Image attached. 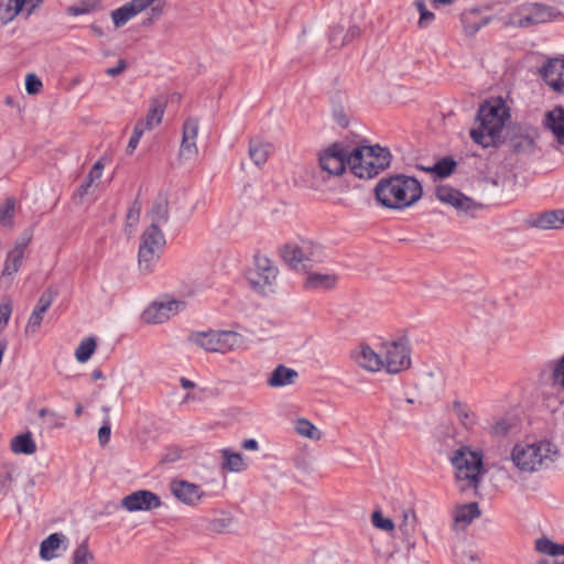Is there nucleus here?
<instances>
[{"mask_svg":"<svg viewBox=\"0 0 564 564\" xmlns=\"http://www.w3.org/2000/svg\"><path fill=\"white\" fill-rule=\"evenodd\" d=\"M377 202L389 209L402 210L415 205L423 196L417 178L405 174L382 177L375 187Z\"/></svg>","mask_w":564,"mask_h":564,"instance_id":"1","label":"nucleus"},{"mask_svg":"<svg viewBox=\"0 0 564 564\" xmlns=\"http://www.w3.org/2000/svg\"><path fill=\"white\" fill-rule=\"evenodd\" d=\"M509 119V108L501 98L486 100L477 111L478 127L470 130V138L482 148L497 147Z\"/></svg>","mask_w":564,"mask_h":564,"instance_id":"2","label":"nucleus"},{"mask_svg":"<svg viewBox=\"0 0 564 564\" xmlns=\"http://www.w3.org/2000/svg\"><path fill=\"white\" fill-rule=\"evenodd\" d=\"M391 163V153L379 145H362L348 152L347 164L354 175L359 178H372Z\"/></svg>","mask_w":564,"mask_h":564,"instance_id":"3","label":"nucleus"},{"mask_svg":"<svg viewBox=\"0 0 564 564\" xmlns=\"http://www.w3.org/2000/svg\"><path fill=\"white\" fill-rule=\"evenodd\" d=\"M557 454L556 446L551 442L518 444L513 447L510 459L521 473H534L554 463Z\"/></svg>","mask_w":564,"mask_h":564,"instance_id":"4","label":"nucleus"},{"mask_svg":"<svg viewBox=\"0 0 564 564\" xmlns=\"http://www.w3.org/2000/svg\"><path fill=\"white\" fill-rule=\"evenodd\" d=\"M562 17L561 11L554 7L538 2L523 3L506 17L505 25L528 29L561 19Z\"/></svg>","mask_w":564,"mask_h":564,"instance_id":"5","label":"nucleus"},{"mask_svg":"<svg viewBox=\"0 0 564 564\" xmlns=\"http://www.w3.org/2000/svg\"><path fill=\"white\" fill-rule=\"evenodd\" d=\"M164 246L165 237L161 228L155 225H150L140 238L138 267L142 274H149L153 271Z\"/></svg>","mask_w":564,"mask_h":564,"instance_id":"6","label":"nucleus"},{"mask_svg":"<svg viewBox=\"0 0 564 564\" xmlns=\"http://www.w3.org/2000/svg\"><path fill=\"white\" fill-rule=\"evenodd\" d=\"M188 340L207 352L227 354L243 344L242 335L229 330L198 332L189 335Z\"/></svg>","mask_w":564,"mask_h":564,"instance_id":"7","label":"nucleus"},{"mask_svg":"<svg viewBox=\"0 0 564 564\" xmlns=\"http://www.w3.org/2000/svg\"><path fill=\"white\" fill-rule=\"evenodd\" d=\"M451 463L456 469L457 481H467V488H477L480 484L482 456L467 446H460L451 456Z\"/></svg>","mask_w":564,"mask_h":564,"instance_id":"8","label":"nucleus"},{"mask_svg":"<svg viewBox=\"0 0 564 564\" xmlns=\"http://www.w3.org/2000/svg\"><path fill=\"white\" fill-rule=\"evenodd\" d=\"M254 265L247 272V280L253 291L269 295L275 292L279 269L263 254L254 256Z\"/></svg>","mask_w":564,"mask_h":564,"instance_id":"9","label":"nucleus"},{"mask_svg":"<svg viewBox=\"0 0 564 564\" xmlns=\"http://www.w3.org/2000/svg\"><path fill=\"white\" fill-rule=\"evenodd\" d=\"M539 132L535 128L528 124H509L506 127V133L501 135V143L508 145L509 150L516 154H530L535 149V141Z\"/></svg>","mask_w":564,"mask_h":564,"instance_id":"10","label":"nucleus"},{"mask_svg":"<svg viewBox=\"0 0 564 564\" xmlns=\"http://www.w3.org/2000/svg\"><path fill=\"white\" fill-rule=\"evenodd\" d=\"M322 253V246L311 240L290 242L280 249L281 258L292 269H299L306 262L318 260Z\"/></svg>","mask_w":564,"mask_h":564,"instance_id":"11","label":"nucleus"},{"mask_svg":"<svg viewBox=\"0 0 564 564\" xmlns=\"http://www.w3.org/2000/svg\"><path fill=\"white\" fill-rule=\"evenodd\" d=\"M383 368L395 375L411 367L410 348L406 339L401 338L387 345Z\"/></svg>","mask_w":564,"mask_h":564,"instance_id":"12","label":"nucleus"},{"mask_svg":"<svg viewBox=\"0 0 564 564\" xmlns=\"http://www.w3.org/2000/svg\"><path fill=\"white\" fill-rule=\"evenodd\" d=\"M199 121L197 118H187L182 128V141L177 160L180 164L194 162L198 156L196 139L198 135Z\"/></svg>","mask_w":564,"mask_h":564,"instance_id":"13","label":"nucleus"},{"mask_svg":"<svg viewBox=\"0 0 564 564\" xmlns=\"http://www.w3.org/2000/svg\"><path fill=\"white\" fill-rule=\"evenodd\" d=\"M348 151L339 143H334L318 155L319 167L329 176L341 175L347 164Z\"/></svg>","mask_w":564,"mask_h":564,"instance_id":"14","label":"nucleus"},{"mask_svg":"<svg viewBox=\"0 0 564 564\" xmlns=\"http://www.w3.org/2000/svg\"><path fill=\"white\" fill-rule=\"evenodd\" d=\"M436 197L442 203L453 206L458 212L473 215L476 210L482 208L480 203L475 202L473 198L467 197L458 189L448 185H440L436 187Z\"/></svg>","mask_w":564,"mask_h":564,"instance_id":"15","label":"nucleus"},{"mask_svg":"<svg viewBox=\"0 0 564 564\" xmlns=\"http://www.w3.org/2000/svg\"><path fill=\"white\" fill-rule=\"evenodd\" d=\"M161 506V498L145 489L133 491L120 500V507L128 512L151 511Z\"/></svg>","mask_w":564,"mask_h":564,"instance_id":"16","label":"nucleus"},{"mask_svg":"<svg viewBox=\"0 0 564 564\" xmlns=\"http://www.w3.org/2000/svg\"><path fill=\"white\" fill-rule=\"evenodd\" d=\"M185 307L182 301L153 302L143 312L142 318L148 324H161L176 315Z\"/></svg>","mask_w":564,"mask_h":564,"instance_id":"17","label":"nucleus"},{"mask_svg":"<svg viewBox=\"0 0 564 564\" xmlns=\"http://www.w3.org/2000/svg\"><path fill=\"white\" fill-rule=\"evenodd\" d=\"M32 239V234L30 231H25L22 236L14 242V247L7 253L2 278L12 276L15 274L20 268L22 267L25 250Z\"/></svg>","mask_w":564,"mask_h":564,"instance_id":"18","label":"nucleus"},{"mask_svg":"<svg viewBox=\"0 0 564 564\" xmlns=\"http://www.w3.org/2000/svg\"><path fill=\"white\" fill-rule=\"evenodd\" d=\"M56 296L57 291L51 288L42 293L24 328L25 335H33L39 330L44 314L50 308Z\"/></svg>","mask_w":564,"mask_h":564,"instance_id":"19","label":"nucleus"},{"mask_svg":"<svg viewBox=\"0 0 564 564\" xmlns=\"http://www.w3.org/2000/svg\"><path fill=\"white\" fill-rule=\"evenodd\" d=\"M170 489L178 501L187 506H196L205 496L199 486L187 480H173Z\"/></svg>","mask_w":564,"mask_h":564,"instance_id":"20","label":"nucleus"},{"mask_svg":"<svg viewBox=\"0 0 564 564\" xmlns=\"http://www.w3.org/2000/svg\"><path fill=\"white\" fill-rule=\"evenodd\" d=\"M351 358L362 369L377 372L383 368V359L369 345L361 344L351 351Z\"/></svg>","mask_w":564,"mask_h":564,"instance_id":"21","label":"nucleus"},{"mask_svg":"<svg viewBox=\"0 0 564 564\" xmlns=\"http://www.w3.org/2000/svg\"><path fill=\"white\" fill-rule=\"evenodd\" d=\"M105 156L100 158L91 167L88 175L73 195L75 204H82L84 198L91 195L97 187L96 181L100 180L105 167Z\"/></svg>","mask_w":564,"mask_h":564,"instance_id":"22","label":"nucleus"},{"mask_svg":"<svg viewBox=\"0 0 564 564\" xmlns=\"http://www.w3.org/2000/svg\"><path fill=\"white\" fill-rule=\"evenodd\" d=\"M154 0H132L111 12V19L116 28L123 26L129 20L148 9Z\"/></svg>","mask_w":564,"mask_h":564,"instance_id":"23","label":"nucleus"},{"mask_svg":"<svg viewBox=\"0 0 564 564\" xmlns=\"http://www.w3.org/2000/svg\"><path fill=\"white\" fill-rule=\"evenodd\" d=\"M540 75L555 90L564 88V58H551L541 68Z\"/></svg>","mask_w":564,"mask_h":564,"instance_id":"24","label":"nucleus"},{"mask_svg":"<svg viewBox=\"0 0 564 564\" xmlns=\"http://www.w3.org/2000/svg\"><path fill=\"white\" fill-rule=\"evenodd\" d=\"M59 549H67V538L63 533H52L40 545V556L44 561H51L58 556Z\"/></svg>","mask_w":564,"mask_h":564,"instance_id":"25","label":"nucleus"},{"mask_svg":"<svg viewBox=\"0 0 564 564\" xmlns=\"http://www.w3.org/2000/svg\"><path fill=\"white\" fill-rule=\"evenodd\" d=\"M338 276L335 273H310L303 282V288L311 290H330L335 288Z\"/></svg>","mask_w":564,"mask_h":564,"instance_id":"26","label":"nucleus"},{"mask_svg":"<svg viewBox=\"0 0 564 564\" xmlns=\"http://www.w3.org/2000/svg\"><path fill=\"white\" fill-rule=\"evenodd\" d=\"M481 514L477 502L458 506L454 510V524L456 528L465 529L474 519Z\"/></svg>","mask_w":564,"mask_h":564,"instance_id":"27","label":"nucleus"},{"mask_svg":"<svg viewBox=\"0 0 564 564\" xmlns=\"http://www.w3.org/2000/svg\"><path fill=\"white\" fill-rule=\"evenodd\" d=\"M165 104L153 99L144 119L139 120L135 126H141L143 131L152 130L162 122Z\"/></svg>","mask_w":564,"mask_h":564,"instance_id":"28","label":"nucleus"},{"mask_svg":"<svg viewBox=\"0 0 564 564\" xmlns=\"http://www.w3.org/2000/svg\"><path fill=\"white\" fill-rule=\"evenodd\" d=\"M544 124L552 131L557 142L564 144V108L555 107L545 115Z\"/></svg>","mask_w":564,"mask_h":564,"instance_id":"29","label":"nucleus"},{"mask_svg":"<svg viewBox=\"0 0 564 564\" xmlns=\"http://www.w3.org/2000/svg\"><path fill=\"white\" fill-rule=\"evenodd\" d=\"M297 377L296 370L279 365L269 376L267 383L271 388H282L293 384Z\"/></svg>","mask_w":564,"mask_h":564,"instance_id":"30","label":"nucleus"},{"mask_svg":"<svg viewBox=\"0 0 564 564\" xmlns=\"http://www.w3.org/2000/svg\"><path fill=\"white\" fill-rule=\"evenodd\" d=\"M460 20L464 32L469 36L477 33L488 22V19L481 17L478 8L465 10L460 15Z\"/></svg>","mask_w":564,"mask_h":564,"instance_id":"31","label":"nucleus"},{"mask_svg":"<svg viewBox=\"0 0 564 564\" xmlns=\"http://www.w3.org/2000/svg\"><path fill=\"white\" fill-rule=\"evenodd\" d=\"M10 449L14 454L32 455L36 452V444L31 432L14 436L10 442Z\"/></svg>","mask_w":564,"mask_h":564,"instance_id":"32","label":"nucleus"},{"mask_svg":"<svg viewBox=\"0 0 564 564\" xmlns=\"http://www.w3.org/2000/svg\"><path fill=\"white\" fill-rule=\"evenodd\" d=\"M271 144L259 139H251L249 142V156L258 166L263 165L270 155Z\"/></svg>","mask_w":564,"mask_h":564,"instance_id":"33","label":"nucleus"},{"mask_svg":"<svg viewBox=\"0 0 564 564\" xmlns=\"http://www.w3.org/2000/svg\"><path fill=\"white\" fill-rule=\"evenodd\" d=\"M149 217L151 219V225H155L160 227L161 224H165L169 220V203L165 197H158L150 212Z\"/></svg>","mask_w":564,"mask_h":564,"instance_id":"34","label":"nucleus"},{"mask_svg":"<svg viewBox=\"0 0 564 564\" xmlns=\"http://www.w3.org/2000/svg\"><path fill=\"white\" fill-rule=\"evenodd\" d=\"M232 523L234 517L230 513L221 512L220 516L212 518L207 521L206 529L212 533L226 534L230 532Z\"/></svg>","mask_w":564,"mask_h":564,"instance_id":"35","label":"nucleus"},{"mask_svg":"<svg viewBox=\"0 0 564 564\" xmlns=\"http://www.w3.org/2000/svg\"><path fill=\"white\" fill-rule=\"evenodd\" d=\"M563 225L564 209L544 213L535 221V226L542 229H558Z\"/></svg>","mask_w":564,"mask_h":564,"instance_id":"36","label":"nucleus"},{"mask_svg":"<svg viewBox=\"0 0 564 564\" xmlns=\"http://www.w3.org/2000/svg\"><path fill=\"white\" fill-rule=\"evenodd\" d=\"M220 454L223 457L221 466L224 469L235 473H239L246 469V464L240 453H235L228 448H223Z\"/></svg>","mask_w":564,"mask_h":564,"instance_id":"37","label":"nucleus"},{"mask_svg":"<svg viewBox=\"0 0 564 564\" xmlns=\"http://www.w3.org/2000/svg\"><path fill=\"white\" fill-rule=\"evenodd\" d=\"M295 432L302 437L319 441L323 433L307 419L300 417L294 422Z\"/></svg>","mask_w":564,"mask_h":564,"instance_id":"38","label":"nucleus"},{"mask_svg":"<svg viewBox=\"0 0 564 564\" xmlns=\"http://www.w3.org/2000/svg\"><path fill=\"white\" fill-rule=\"evenodd\" d=\"M8 4L0 6V20L3 23L11 22L26 6L28 0H9Z\"/></svg>","mask_w":564,"mask_h":564,"instance_id":"39","label":"nucleus"},{"mask_svg":"<svg viewBox=\"0 0 564 564\" xmlns=\"http://www.w3.org/2000/svg\"><path fill=\"white\" fill-rule=\"evenodd\" d=\"M95 555L89 550L88 541L84 540L73 552L72 564H95Z\"/></svg>","mask_w":564,"mask_h":564,"instance_id":"40","label":"nucleus"},{"mask_svg":"<svg viewBox=\"0 0 564 564\" xmlns=\"http://www.w3.org/2000/svg\"><path fill=\"white\" fill-rule=\"evenodd\" d=\"M456 167V162L452 158H443L433 166L424 169L430 173L436 174L438 177L449 176Z\"/></svg>","mask_w":564,"mask_h":564,"instance_id":"41","label":"nucleus"},{"mask_svg":"<svg viewBox=\"0 0 564 564\" xmlns=\"http://www.w3.org/2000/svg\"><path fill=\"white\" fill-rule=\"evenodd\" d=\"M96 340L94 337L84 339L75 351V357L79 362H86L95 352Z\"/></svg>","mask_w":564,"mask_h":564,"instance_id":"42","label":"nucleus"},{"mask_svg":"<svg viewBox=\"0 0 564 564\" xmlns=\"http://www.w3.org/2000/svg\"><path fill=\"white\" fill-rule=\"evenodd\" d=\"M14 198H7L2 205H0V225L6 227H12V219L14 217Z\"/></svg>","mask_w":564,"mask_h":564,"instance_id":"43","label":"nucleus"},{"mask_svg":"<svg viewBox=\"0 0 564 564\" xmlns=\"http://www.w3.org/2000/svg\"><path fill=\"white\" fill-rule=\"evenodd\" d=\"M416 514L414 510H406L403 513V520L399 525L400 531L405 538H410L413 535L416 527Z\"/></svg>","mask_w":564,"mask_h":564,"instance_id":"44","label":"nucleus"},{"mask_svg":"<svg viewBox=\"0 0 564 564\" xmlns=\"http://www.w3.org/2000/svg\"><path fill=\"white\" fill-rule=\"evenodd\" d=\"M371 521L372 524L380 530L387 532H392L394 530V522L389 518H384L380 511H375L371 514Z\"/></svg>","mask_w":564,"mask_h":564,"instance_id":"45","label":"nucleus"},{"mask_svg":"<svg viewBox=\"0 0 564 564\" xmlns=\"http://www.w3.org/2000/svg\"><path fill=\"white\" fill-rule=\"evenodd\" d=\"M453 406H454V411H455L456 415L458 416V419L460 420V422L464 425H468L474 422V420H473L474 415L467 405H465L462 402L455 401Z\"/></svg>","mask_w":564,"mask_h":564,"instance_id":"46","label":"nucleus"},{"mask_svg":"<svg viewBox=\"0 0 564 564\" xmlns=\"http://www.w3.org/2000/svg\"><path fill=\"white\" fill-rule=\"evenodd\" d=\"M535 550L539 553L551 555L555 550V543L550 539L542 536L535 541Z\"/></svg>","mask_w":564,"mask_h":564,"instance_id":"47","label":"nucleus"},{"mask_svg":"<svg viewBox=\"0 0 564 564\" xmlns=\"http://www.w3.org/2000/svg\"><path fill=\"white\" fill-rule=\"evenodd\" d=\"M41 79L34 74H28L25 77V89L28 94L35 95L40 93L42 88Z\"/></svg>","mask_w":564,"mask_h":564,"instance_id":"48","label":"nucleus"},{"mask_svg":"<svg viewBox=\"0 0 564 564\" xmlns=\"http://www.w3.org/2000/svg\"><path fill=\"white\" fill-rule=\"evenodd\" d=\"M140 213H141V203L138 200H134L128 210L127 227L131 228L137 225V223L139 221Z\"/></svg>","mask_w":564,"mask_h":564,"instance_id":"49","label":"nucleus"},{"mask_svg":"<svg viewBox=\"0 0 564 564\" xmlns=\"http://www.w3.org/2000/svg\"><path fill=\"white\" fill-rule=\"evenodd\" d=\"M144 131L141 129V126H134L132 135L130 137L129 143L127 145V154L130 155L133 153Z\"/></svg>","mask_w":564,"mask_h":564,"instance_id":"50","label":"nucleus"},{"mask_svg":"<svg viewBox=\"0 0 564 564\" xmlns=\"http://www.w3.org/2000/svg\"><path fill=\"white\" fill-rule=\"evenodd\" d=\"M552 376L554 381L564 389V356L556 364Z\"/></svg>","mask_w":564,"mask_h":564,"instance_id":"51","label":"nucleus"},{"mask_svg":"<svg viewBox=\"0 0 564 564\" xmlns=\"http://www.w3.org/2000/svg\"><path fill=\"white\" fill-rule=\"evenodd\" d=\"M12 313V304L10 300L0 304V325H7Z\"/></svg>","mask_w":564,"mask_h":564,"instance_id":"52","label":"nucleus"},{"mask_svg":"<svg viewBox=\"0 0 564 564\" xmlns=\"http://www.w3.org/2000/svg\"><path fill=\"white\" fill-rule=\"evenodd\" d=\"M361 34V29L358 25H351L346 32L345 35L339 43V46H344L345 44L351 42L352 40L359 37Z\"/></svg>","mask_w":564,"mask_h":564,"instance_id":"53","label":"nucleus"},{"mask_svg":"<svg viewBox=\"0 0 564 564\" xmlns=\"http://www.w3.org/2000/svg\"><path fill=\"white\" fill-rule=\"evenodd\" d=\"M111 434V427L110 424L107 422L105 423L98 431V440L101 446H105L108 444L110 440Z\"/></svg>","mask_w":564,"mask_h":564,"instance_id":"54","label":"nucleus"},{"mask_svg":"<svg viewBox=\"0 0 564 564\" xmlns=\"http://www.w3.org/2000/svg\"><path fill=\"white\" fill-rule=\"evenodd\" d=\"M344 33V28L340 26V25H337V26H334L332 30H330V34H329V42L330 44L334 46V47H340L339 46V43L341 42V40L339 41L340 36L343 35Z\"/></svg>","mask_w":564,"mask_h":564,"instance_id":"55","label":"nucleus"},{"mask_svg":"<svg viewBox=\"0 0 564 564\" xmlns=\"http://www.w3.org/2000/svg\"><path fill=\"white\" fill-rule=\"evenodd\" d=\"M434 20L435 14L427 10L426 12H422V15H420L417 25L420 29H426Z\"/></svg>","mask_w":564,"mask_h":564,"instance_id":"56","label":"nucleus"},{"mask_svg":"<svg viewBox=\"0 0 564 564\" xmlns=\"http://www.w3.org/2000/svg\"><path fill=\"white\" fill-rule=\"evenodd\" d=\"M127 68V63L124 59H119L115 67H110L106 69V74L111 77H116L120 75Z\"/></svg>","mask_w":564,"mask_h":564,"instance_id":"57","label":"nucleus"},{"mask_svg":"<svg viewBox=\"0 0 564 564\" xmlns=\"http://www.w3.org/2000/svg\"><path fill=\"white\" fill-rule=\"evenodd\" d=\"M509 429H510V424L505 420L498 421L492 426V431L496 435H505L509 431Z\"/></svg>","mask_w":564,"mask_h":564,"instance_id":"58","label":"nucleus"},{"mask_svg":"<svg viewBox=\"0 0 564 564\" xmlns=\"http://www.w3.org/2000/svg\"><path fill=\"white\" fill-rule=\"evenodd\" d=\"M164 7V0H154V3H152L149 8H151L153 17L159 18L163 13Z\"/></svg>","mask_w":564,"mask_h":564,"instance_id":"59","label":"nucleus"},{"mask_svg":"<svg viewBox=\"0 0 564 564\" xmlns=\"http://www.w3.org/2000/svg\"><path fill=\"white\" fill-rule=\"evenodd\" d=\"M42 3L43 0H28L25 6L26 14H32L37 8L41 7Z\"/></svg>","mask_w":564,"mask_h":564,"instance_id":"60","label":"nucleus"},{"mask_svg":"<svg viewBox=\"0 0 564 564\" xmlns=\"http://www.w3.org/2000/svg\"><path fill=\"white\" fill-rule=\"evenodd\" d=\"M241 447L246 451H258L259 449V444L256 440L253 438H249V440H245L242 443H241Z\"/></svg>","mask_w":564,"mask_h":564,"instance_id":"61","label":"nucleus"},{"mask_svg":"<svg viewBox=\"0 0 564 564\" xmlns=\"http://www.w3.org/2000/svg\"><path fill=\"white\" fill-rule=\"evenodd\" d=\"M88 8L86 7H69L67 9V12L70 14V15H82V14H86L88 13Z\"/></svg>","mask_w":564,"mask_h":564,"instance_id":"62","label":"nucleus"},{"mask_svg":"<svg viewBox=\"0 0 564 564\" xmlns=\"http://www.w3.org/2000/svg\"><path fill=\"white\" fill-rule=\"evenodd\" d=\"M180 383L183 389H193L195 387V383L187 378H181Z\"/></svg>","mask_w":564,"mask_h":564,"instance_id":"63","label":"nucleus"},{"mask_svg":"<svg viewBox=\"0 0 564 564\" xmlns=\"http://www.w3.org/2000/svg\"><path fill=\"white\" fill-rule=\"evenodd\" d=\"M558 555H564V543L563 544L555 543V550H554L552 556H558Z\"/></svg>","mask_w":564,"mask_h":564,"instance_id":"64","label":"nucleus"}]
</instances>
